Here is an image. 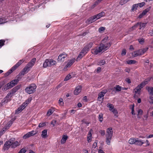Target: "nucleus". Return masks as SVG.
Listing matches in <instances>:
<instances>
[{"instance_id":"obj_1","label":"nucleus","mask_w":153,"mask_h":153,"mask_svg":"<svg viewBox=\"0 0 153 153\" xmlns=\"http://www.w3.org/2000/svg\"><path fill=\"white\" fill-rule=\"evenodd\" d=\"M108 36L105 37L102 40L100 45L101 49L103 50V52L108 50L111 45V43L108 41Z\"/></svg>"},{"instance_id":"obj_2","label":"nucleus","mask_w":153,"mask_h":153,"mask_svg":"<svg viewBox=\"0 0 153 153\" xmlns=\"http://www.w3.org/2000/svg\"><path fill=\"white\" fill-rule=\"evenodd\" d=\"M18 89L16 87L13 88L10 91L8 94L7 96L5 97L4 99L2 101V105H4L5 103H7L10 101V98L17 91Z\"/></svg>"},{"instance_id":"obj_3","label":"nucleus","mask_w":153,"mask_h":153,"mask_svg":"<svg viewBox=\"0 0 153 153\" xmlns=\"http://www.w3.org/2000/svg\"><path fill=\"white\" fill-rule=\"evenodd\" d=\"M107 134H106V143L107 145H110L113 135V131L112 128H109L106 130Z\"/></svg>"},{"instance_id":"obj_4","label":"nucleus","mask_w":153,"mask_h":153,"mask_svg":"<svg viewBox=\"0 0 153 153\" xmlns=\"http://www.w3.org/2000/svg\"><path fill=\"white\" fill-rule=\"evenodd\" d=\"M24 61L23 59L20 60L15 65L13 66L10 69L4 74L5 76H7L17 68Z\"/></svg>"},{"instance_id":"obj_5","label":"nucleus","mask_w":153,"mask_h":153,"mask_svg":"<svg viewBox=\"0 0 153 153\" xmlns=\"http://www.w3.org/2000/svg\"><path fill=\"white\" fill-rule=\"evenodd\" d=\"M19 81L18 79H15L12 80L10 83H8L5 85L2 88V89L3 91H6L7 89L10 88L16 85L17 84Z\"/></svg>"},{"instance_id":"obj_6","label":"nucleus","mask_w":153,"mask_h":153,"mask_svg":"<svg viewBox=\"0 0 153 153\" xmlns=\"http://www.w3.org/2000/svg\"><path fill=\"white\" fill-rule=\"evenodd\" d=\"M151 79L148 78L146 79L145 81L142 82L141 84L138 85L134 90V92L136 93H139L141 88H143L145 85L147 84L148 82Z\"/></svg>"},{"instance_id":"obj_7","label":"nucleus","mask_w":153,"mask_h":153,"mask_svg":"<svg viewBox=\"0 0 153 153\" xmlns=\"http://www.w3.org/2000/svg\"><path fill=\"white\" fill-rule=\"evenodd\" d=\"M36 61V59L33 58L29 63H27L26 66L23 69V70L27 73L30 70L34 65Z\"/></svg>"},{"instance_id":"obj_8","label":"nucleus","mask_w":153,"mask_h":153,"mask_svg":"<svg viewBox=\"0 0 153 153\" xmlns=\"http://www.w3.org/2000/svg\"><path fill=\"white\" fill-rule=\"evenodd\" d=\"M148 49V48H146L139 49L132 53V55L134 57L142 55L145 53Z\"/></svg>"},{"instance_id":"obj_9","label":"nucleus","mask_w":153,"mask_h":153,"mask_svg":"<svg viewBox=\"0 0 153 153\" xmlns=\"http://www.w3.org/2000/svg\"><path fill=\"white\" fill-rule=\"evenodd\" d=\"M36 85L33 84L26 88V92L28 94H31L34 93L36 91Z\"/></svg>"},{"instance_id":"obj_10","label":"nucleus","mask_w":153,"mask_h":153,"mask_svg":"<svg viewBox=\"0 0 153 153\" xmlns=\"http://www.w3.org/2000/svg\"><path fill=\"white\" fill-rule=\"evenodd\" d=\"M56 62L52 59H46L43 64V67L46 68L47 67L51 66L56 63Z\"/></svg>"},{"instance_id":"obj_11","label":"nucleus","mask_w":153,"mask_h":153,"mask_svg":"<svg viewBox=\"0 0 153 153\" xmlns=\"http://www.w3.org/2000/svg\"><path fill=\"white\" fill-rule=\"evenodd\" d=\"M103 52V50L101 49L100 46L98 48L94 49L91 50L92 53L95 55H100Z\"/></svg>"},{"instance_id":"obj_12","label":"nucleus","mask_w":153,"mask_h":153,"mask_svg":"<svg viewBox=\"0 0 153 153\" xmlns=\"http://www.w3.org/2000/svg\"><path fill=\"white\" fill-rule=\"evenodd\" d=\"M11 140L9 139L8 141L6 142L3 148V149L4 151L7 150L9 148L11 147Z\"/></svg>"},{"instance_id":"obj_13","label":"nucleus","mask_w":153,"mask_h":153,"mask_svg":"<svg viewBox=\"0 0 153 153\" xmlns=\"http://www.w3.org/2000/svg\"><path fill=\"white\" fill-rule=\"evenodd\" d=\"M11 142V147L15 148L20 145L19 143L17 141H15V139L14 138H12L10 139Z\"/></svg>"},{"instance_id":"obj_14","label":"nucleus","mask_w":153,"mask_h":153,"mask_svg":"<svg viewBox=\"0 0 153 153\" xmlns=\"http://www.w3.org/2000/svg\"><path fill=\"white\" fill-rule=\"evenodd\" d=\"M146 23H141V22H139L137 23L136 24L134 25V26H132V28L133 29H135L136 27L139 26H140V29H144L146 26Z\"/></svg>"},{"instance_id":"obj_15","label":"nucleus","mask_w":153,"mask_h":153,"mask_svg":"<svg viewBox=\"0 0 153 153\" xmlns=\"http://www.w3.org/2000/svg\"><path fill=\"white\" fill-rule=\"evenodd\" d=\"M145 65L146 69L149 70L148 72L150 71H152L153 70V68L152 67V65L151 63H149L148 60H147L145 62Z\"/></svg>"},{"instance_id":"obj_16","label":"nucleus","mask_w":153,"mask_h":153,"mask_svg":"<svg viewBox=\"0 0 153 153\" xmlns=\"http://www.w3.org/2000/svg\"><path fill=\"white\" fill-rule=\"evenodd\" d=\"M67 55L64 52L61 54L58 57V61L63 62L65 60V59L67 57Z\"/></svg>"},{"instance_id":"obj_17","label":"nucleus","mask_w":153,"mask_h":153,"mask_svg":"<svg viewBox=\"0 0 153 153\" xmlns=\"http://www.w3.org/2000/svg\"><path fill=\"white\" fill-rule=\"evenodd\" d=\"M107 92L106 90H103L99 93L98 97V99L99 101H101L100 100V99H101L102 100H103V97Z\"/></svg>"},{"instance_id":"obj_18","label":"nucleus","mask_w":153,"mask_h":153,"mask_svg":"<svg viewBox=\"0 0 153 153\" xmlns=\"http://www.w3.org/2000/svg\"><path fill=\"white\" fill-rule=\"evenodd\" d=\"M145 143V141L139 139L138 138H137L135 145L138 146H142Z\"/></svg>"},{"instance_id":"obj_19","label":"nucleus","mask_w":153,"mask_h":153,"mask_svg":"<svg viewBox=\"0 0 153 153\" xmlns=\"http://www.w3.org/2000/svg\"><path fill=\"white\" fill-rule=\"evenodd\" d=\"M82 86L81 85H79L76 87L74 93L75 95H78L81 91Z\"/></svg>"},{"instance_id":"obj_20","label":"nucleus","mask_w":153,"mask_h":153,"mask_svg":"<svg viewBox=\"0 0 153 153\" xmlns=\"http://www.w3.org/2000/svg\"><path fill=\"white\" fill-rule=\"evenodd\" d=\"M149 10L150 9L149 8H147L144 10L142 13L139 15L138 17L140 19L142 18L143 16L145 15L146 13L149 11Z\"/></svg>"},{"instance_id":"obj_21","label":"nucleus","mask_w":153,"mask_h":153,"mask_svg":"<svg viewBox=\"0 0 153 153\" xmlns=\"http://www.w3.org/2000/svg\"><path fill=\"white\" fill-rule=\"evenodd\" d=\"M75 60V59H74L70 60L68 62L66 65H65V67L66 68L70 67L74 62Z\"/></svg>"},{"instance_id":"obj_22","label":"nucleus","mask_w":153,"mask_h":153,"mask_svg":"<svg viewBox=\"0 0 153 153\" xmlns=\"http://www.w3.org/2000/svg\"><path fill=\"white\" fill-rule=\"evenodd\" d=\"M68 137L67 135H64L61 139L60 142L61 144H64L66 142V140L68 139Z\"/></svg>"},{"instance_id":"obj_23","label":"nucleus","mask_w":153,"mask_h":153,"mask_svg":"<svg viewBox=\"0 0 153 153\" xmlns=\"http://www.w3.org/2000/svg\"><path fill=\"white\" fill-rule=\"evenodd\" d=\"M137 138H131L128 140V143L131 144H135L136 139Z\"/></svg>"},{"instance_id":"obj_24","label":"nucleus","mask_w":153,"mask_h":153,"mask_svg":"<svg viewBox=\"0 0 153 153\" xmlns=\"http://www.w3.org/2000/svg\"><path fill=\"white\" fill-rule=\"evenodd\" d=\"M47 130H44L42 132L41 136L42 138H45L47 136Z\"/></svg>"},{"instance_id":"obj_25","label":"nucleus","mask_w":153,"mask_h":153,"mask_svg":"<svg viewBox=\"0 0 153 153\" xmlns=\"http://www.w3.org/2000/svg\"><path fill=\"white\" fill-rule=\"evenodd\" d=\"M29 100L26 101L22 105L20 106L22 108L23 110L25 108V107L27 106V104L29 103Z\"/></svg>"},{"instance_id":"obj_26","label":"nucleus","mask_w":153,"mask_h":153,"mask_svg":"<svg viewBox=\"0 0 153 153\" xmlns=\"http://www.w3.org/2000/svg\"><path fill=\"white\" fill-rule=\"evenodd\" d=\"M92 134L91 131H89L87 136V141L88 143L90 142L91 141Z\"/></svg>"},{"instance_id":"obj_27","label":"nucleus","mask_w":153,"mask_h":153,"mask_svg":"<svg viewBox=\"0 0 153 153\" xmlns=\"http://www.w3.org/2000/svg\"><path fill=\"white\" fill-rule=\"evenodd\" d=\"M146 89L152 95H153V88L150 87H147Z\"/></svg>"},{"instance_id":"obj_28","label":"nucleus","mask_w":153,"mask_h":153,"mask_svg":"<svg viewBox=\"0 0 153 153\" xmlns=\"http://www.w3.org/2000/svg\"><path fill=\"white\" fill-rule=\"evenodd\" d=\"M122 87L119 85H116L114 87V89L116 90V92H119L121 91Z\"/></svg>"},{"instance_id":"obj_29","label":"nucleus","mask_w":153,"mask_h":153,"mask_svg":"<svg viewBox=\"0 0 153 153\" xmlns=\"http://www.w3.org/2000/svg\"><path fill=\"white\" fill-rule=\"evenodd\" d=\"M93 16H91L89 18L87 21V23L89 24L95 21L94 19H93Z\"/></svg>"},{"instance_id":"obj_30","label":"nucleus","mask_w":153,"mask_h":153,"mask_svg":"<svg viewBox=\"0 0 153 153\" xmlns=\"http://www.w3.org/2000/svg\"><path fill=\"white\" fill-rule=\"evenodd\" d=\"M86 47H84V48L81 51V53L83 54L84 55H85L86 54L87 52L89 51Z\"/></svg>"},{"instance_id":"obj_31","label":"nucleus","mask_w":153,"mask_h":153,"mask_svg":"<svg viewBox=\"0 0 153 153\" xmlns=\"http://www.w3.org/2000/svg\"><path fill=\"white\" fill-rule=\"evenodd\" d=\"M107 106L109 108V110L110 111H111L114 108V105L110 103L107 104Z\"/></svg>"},{"instance_id":"obj_32","label":"nucleus","mask_w":153,"mask_h":153,"mask_svg":"<svg viewBox=\"0 0 153 153\" xmlns=\"http://www.w3.org/2000/svg\"><path fill=\"white\" fill-rule=\"evenodd\" d=\"M98 118L99 120L102 122L103 121V114L101 113H100L99 115Z\"/></svg>"},{"instance_id":"obj_33","label":"nucleus","mask_w":153,"mask_h":153,"mask_svg":"<svg viewBox=\"0 0 153 153\" xmlns=\"http://www.w3.org/2000/svg\"><path fill=\"white\" fill-rule=\"evenodd\" d=\"M127 63L128 64H133L136 62V61L134 60H128L126 61Z\"/></svg>"},{"instance_id":"obj_34","label":"nucleus","mask_w":153,"mask_h":153,"mask_svg":"<svg viewBox=\"0 0 153 153\" xmlns=\"http://www.w3.org/2000/svg\"><path fill=\"white\" fill-rule=\"evenodd\" d=\"M85 55L81 53V52H80L79 54L78 55V57L76 58V60L78 61L80 60L81 58H82Z\"/></svg>"},{"instance_id":"obj_35","label":"nucleus","mask_w":153,"mask_h":153,"mask_svg":"<svg viewBox=\"0 0 153 153\" xmlns=\"http://www.w3.org/2000/svg\"><path fill=\"white\" fill-rule=\"evenodd\" d=\"M105 61L104 60H100L98 62V65H102L105 64Z\"/></svg>"},{"instance_id":"obj_36","label":"nucleus","mask_w":153,"mask_h":153,"mask_svg":"<svg viewBox=\"0 0 153 153\" xmlns=\"http://www.w3.org/2000/svg\"><path fill=\"white\" fill-rule=\"evenodd\" d=\"M111 111L113 113L115 116L117 117L118 116L117 115L118 112L117 110L115 108H114Z\"/></svg>"},{"instance_id":"obj_37","label":"nucleus","mask_w":153,"mask_h":153,"mask_svg":"<svg viewBox=\"0 0 153 153\" xmlns=\"http://www.w3.org/2000/svg\"><path fill=\"white\" fill-rule=\"evenodd\" d=\"M99 18L105 16V13L104 12H102L97 14Z\"/></svg>"},{"instance_id":"obj_38","label":"nucleus","mask_w":153,"mask_h":153,"mask_svg":"<svg viewBox=\"0 0 153 153\" xmlns=\"http://www.w3.org/2000/svg\"><path fill=\"white\" fill-rule=\"evenodd\" d=\"M92 45L93 43L92 42H90L85 47H86L88 49H88L89 50L92 47Z\"/></svg>"},{"instance_id":"obj_39","label":"nucleus","mask_w":153,"mask_h":153,"mask_svg":"<svg viewBox=\"0 0 153 153\" xmlns=\"http://www.w3.org/2000/svg\"><path fill=\"white\" fill-rule=\"evenodd\" d=\"M145 4V3L144 2H143L141 3H138L137 4H135L134 6H137L138 5L139 8H140L143 7V6H144Z\"/></svg>"},{"instance_id":"obj_40","label":"nucleus","mask_w":153,"mask_h":153,"mask_svg":"<svg viewBox=\"0 0 153 153\" xmlns=\"http://www.w3.org/2000/svg\"><path fill=\"white\" fill-rule=\"evenodd\" d=\"M7 22L6 19L0 18V25L4 23Z\"/></svg>"},{"instance_id":"obj_41","label":"nucleus","mask_w":153,"mask_h":153,"mask_svg":"<svg viewBox=\"0 0 153 153\" xmlns=\"http://www.w3.org/2000/svg\"><path fill=\"white\" fill-rule=\"evenodd\" d=\"M30 134V133L29 132H28L25 134L23 136V138L24 139H26L27 138L31 136Z\"/></svg>"},{"instance_id":"obj_42","label":"nucleus","mask_w":153,"mask_h":153,"mask_svg":"<svg viewBox=\"0 0 153 153\" xmlns=\"http://www.w3.org/2000/svg\"><path fill=\"white\" fill-rule=\"evenodd\" d=\"M5 42V40L2 39L0 40V48L4 45Z\"/></svg>"},{"instance_id":"obj_43","label":"nucleus","mask_w":153,"mask_h":153,"mask_svg":"<svg viewBox=\"0 0 153 153\" xmlns=\"http://www.w3.org/2000/svg\"><path fill=\"white\" fill-rule=\"evenodd\" d=\"M53 112V110L50 109H49L47 113V115L48 116H49L51 115Z\"/></svg>"},{"instance_id":"obj_44","label":"nucleus","mask_w":153,"mask_h":153,"mask_svg":"<svg viewBox=\"0 0 153 153\" xmlns=\"http://www.w3.org/2000/svg\"><path fill=\"white\" fill-rule=\"evenodd\" d=\"M134 5H135V4H134L132 6V7L131 10L132 11L134 10H137L138 9V8H140L139 7L138 5L135 6H134Z\"/></svg>"},{"instance_id":"obj_45","label":"nucleus","mask_w":153,"mask_h":153,"mask_svg":"<svg viewBox=\"0 0 153 153\" xmlns=\"http://www.w3.org/2000/svg\"><path fill=\"white\" fill-rule=\"evenodd\" d=\"M149 101L150 103L153 104V95L150 96Z\"/></svg>"},{"instance_id":"obj_46","label":"nucleus","mask_w":153,"mask_h":153,"mask_svg":"<svg viewBox=\"0 0 153 153\" xmlns=\"http://www.w3.org/2000/svg\"><path fill=\"white\" fill-rule=\"evenodd\" d=\"M76 74L75 72H72L69 73L66 76H74L76 75Z\"/></svg>"},{"instance_id":"obj_47","label":"nucleus","mask_w":153,"mask_h":153,"mask_svg":"<svg viewBox=\"0 0 153 153\" xmlns=\"http://www.w3.org/2000/svg\"><path fill=\"white\" fill-rule=\"evenodd\" d=\"M23 109L20 106L16 111V113L18 114L21 112Z\"/></svg>"},{"instance_id":"obj_48","label":"nucleus","mask_w":153,"mask_h":153,"mask_svg":"<svg viewBox=\"0 0 153 153\" xmlns=\"http://www.w3.org/2000/svg\"><path fill=\"white\" fill-rule=\"evenodd\" d=\"M105 30V28L104 27H101L99 29V31L100 33H102Z\"/></svg>"},{"instance_id":"obj_49","label":"nucleus","mask_w":153,"mask_h":153,"mask_svg":"<svg viewBox=\"0 0 153 153\" xmlns=\"http://www.w3.org/2000/svg\"><path fill=\"white\" fill-rule=\"evenodd\" d=\"M59 103L61 106L63 105L64 103L63 102V100L62 98H60L59 100Z\"/></svg>"},{"instance_id":"obj_50","label":"nucleus","mask_w":153,"mask_h":153,"mask_svg":"<svg viewBox=\"0 0 153 153\" xmlns=\"http://www.w3.org/2000/svg\"><path fill=\"white\" fill-rule=\"evenodd\" d=\"M31 136H33L36 134L37 133V132L36 131H31L29 132Z\"/></svg>"},{"instance_id":"obj_51","label":"nucleus","mask_w":153,"mask_h":153,"mask_svg":"<svg viewBox=\"0 0 153 153\" xmlns=\"http://www.w3.org/2000/svg\"><path fill=\"white\" fill-rule=\"evenodd\" d=\"M46 125V123H40L39 124V127L41 128L44 127V126Z\"/></svg>"},{"instance_id":"obj_52","label":"nucleus","mask_w":153,"mask_h":153,"mask_svg":"<svg viewBox=\"0 0 153 153\" xmlns=\"http://www.w3.org/2000/svg\"><path fill=\"white\" fill-rule=\"evenodd\" d=\"M140 43L143 44L144 42V39L143 38L140 39H138Z\"/></svg>"},{"instance_id":"obj_53","label":"nucleus","mask_w":153,"mask_h":153,"mask_svg":"<svg viewBox=\"0 0 153 153\" xmlns=\"http://www.w3.org/2000/svg\"><path fill=\"white\" fill-rule=\"evenodd\" d=\"M130 0H121L120 1V3L122 5L124 4L127 3L128 1Z\"/></svg>"},{"instance_id":"obj_54","label":"nucleus","mask_w":153,"mask_h":153,"mask_svg":"<svg viewBox=\"0 0 153 153\" xmlns=\"http://www.w3.org/2000/svg\"><path fill=\"white\" fill-rule=\"evenodd\" d=\"M143 110L141 109H139L137 111V115H141L143 114Z\"/></svg>"},{"instance_id":"obj_55","label":"nucleus","mask_w":153,"mask_h":153,"mask_svg":"<svg viewBox=\"0 0 153 153\" xmlns=\"http://www.w3.org/2000/svg\"><path fill=\"white\" fill-rule=\"evenodd\" d=\"M26 152V150L24 148L21 149L18 153H25Z\"/></svg>"},{"instance_id":"obj_56","label":"nucleus","mask_w":153,"mask_h":153,"mask_svg":"<svg viewBox=\"0 0 153 153\" xmlns=\"http://www.w3.org/2000/svg\"><path fill=\"white\" fill-rule=\"evenodd\" d=\"M97 143L96 142H94L92 145V149L94 150V149L97 146Z\"/></svg>"},{"instance_id":"obj_57","label":"nucleus","mask_w":153,"mask_h":153,"mask_svg":"<svg viewBox=\"0 0 153 153\" xmlns=\"http://www.w3.org/2000/svg\"><path fill=\"white\" fill-rule=\"evenodd\" d=\"M98 4V3L96 1L91 6V9L94 8Z\"/></svg>"},{"instance_id":"obj_58","label":"nucleus","mask_w":153,"mask_h":153,"mask_svg":"<svg viewBox=\"0 0 153 153\" xmlns=\"http://www.w3.org/2000/svg\"><path fill=\"white\" fill-rule=\"evenodd\" d=\"M126 53V50L125 49H123V50L122 53H121V55L122 56H123L125 55Z\"/></svg>"},{"instance_id":"obj_59","label":"nucleus","mask_w":153,"mask_h":153,"mask_svg":"<svg viewBox=\"0 0 153 153\" xmlns=\"http://www.w3.org/2000/svg\"><path fill=\"white\" fill-rule=\"evenodd\" d=\"M56 121L55 120H53L51 123V124L53 125V126H55V124L56 123Z\"/></svg>"},{"instance_id":"obj_60","label":"nucleus","mask_w":153,"mask_h":153,"mask_svg":"<svg viewBox=\"0 0 153 153\" xmlns=\"http://www.w3.org/2000/svg\"><path fill=\"white\" fill-rule=\"evenodd\" d=\"M101 68L100 67H98L97 68V70H95V72H97V73H99L101 71Z\"/></svg>"},{"instance_id":"obj_61","label":"nucleus","mask_w":153,"mask_h":153,"mask_svg":"<svg viewBox=\"0 0 153 153\" xmlns=\"http://www.w3.org/2000/svg\"><path fill=\"white\" fill-rule=\"evenodd\" d=\"M97 16V14L93 16L94 18L93 19H94V20H95V21L99 19L98 17V16Z\"/></svg>"},{"instance_id":"obj_62","label":"nucleus","mask_w":153,"mask_h":153,"mask_svg":"<svg viewBox=\"0 0 153 153\" xmlns=\"http://www.w3.org/2000/svg\"><path fill=\"white\" fill-rule=\"evenodd\" d=\"M27 73L25 72L23 70L22 71L19 73V75L20 76H24L25 74H26Z\"/></svg>"},{"instance_id":"obj_63","label":"nucleus","mask_w":153,"mask_h":153,"mask_svg":"<svg viewBox=\"0 0 153 153\" xmlns=\"http://www.w3.org/2000/svg\"><path fill=\"white\" fill-rule=\"evenodd\" d=\"M100 132L102 136L104 135L105 134V131L104 130H101Z\"/></svg>"},{"instance_id":"obj_64","label":"nucleus","mask_w":153,"mask_h":153,"mask_svg":"<svg viewBox=\"0 0 153 153\" xmlns=\"http://www.w3.org/2000/svg\"><path fill=\"white\" fill-rule=\"evenodd\" d=\"M126 82H127L128 83H130L131 82V80L130 79L128 78H126Z\"/></svg>"}]
</instances>
